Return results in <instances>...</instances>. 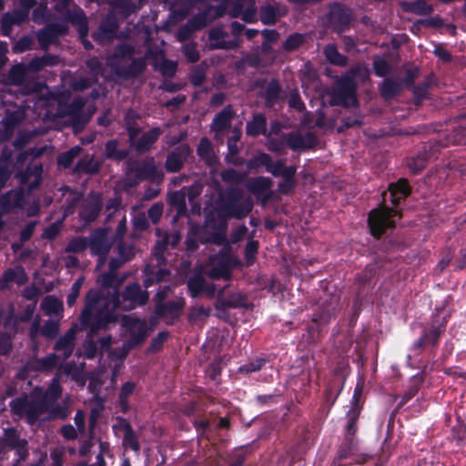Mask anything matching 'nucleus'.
I'll return each mask as SVG.
<instances>
[{"label":"nucleus","instance_id":"c756f323","mask_svg":"<svg viewBox=\"0 0 466 466\" xmlns=\"http://www.w3.org/2000/svg\"><path fill=\"white\" fill-rule=\"evenodd\" d=\"M197 155L207 167H212L218 164V158L216 156L211 141L207 137H201L197 147Z\"/></svg>","mask_w":466,"mask_h":466},{"label":"nucleus","instance_id":"4468645a","mask_svg":"<svg viewBox=\"0 0 466 466\" xmlns=\"http://www.w3.org/2000/svg\"><path fill=\"white\" fill-rule=\"evenodd\" d=\"M184 308L185 300L182 298L163 303L155 302L154 315L157 318L165 319L167 325H172L180 319Z\"/></svg>","mask_w":466,"mask_h":466},{"label":"nucleus","instance_id":"bf43d9fd","mask_svg":"<svg viewBox=\"0 0 466 466\" xmlns=\"http://www.w3.org/2000/svg\"><path fill=\"white\" fill-rule=\"evenodd\" d=\"M259 243L258 240L249 239L244 249V259L247 266H252L256 259L258 252Z\"/></svg>","mask_w":466,"mask_h":466},{"label":"nucleus","instance_id":"412c9836","mask_svg":"<svg viewBox=\"0 0 466 466\" xmlns=\"http://www.w3.org/2000/svg\"><path fill=\"white\" fill-rule=\"evenodd\" d=\"M272 185L273 181L270 177L259 176L249 178L246 187L248 191L256 196L258 199L266 203L272 197V191L270 190Z\"/></svg>","mask_w":466,"mask_h":466},{"label":"nucleus","instance_id":"6e6552de","mask_svg":"<svg viewBox=\"0 0 466 466\" xmlns=\"http://www.w3.org/2000/svg\"><path fill=\"white\" fill-rule=\"evenodd\" d=\"M7 451H15L18 462H25L29 456L28 441L21 438V432L15 427L4 428L0 436V459Z\"/></svg>","mask_w":466,"mask_h":466},{"label":"nucleus","instance_id":"ddd939ff","mask_svg":"<svg viewBox=\"0 0 466 466\" xmlns=\"http://www.w3.org/2000/svg\"><path fill=\"white\" fill-rule=\"evenodd\" d=\"M259 97L266 108L274 109L278 105H283L288 96L279 80L274 77L260 91Z\"/></svg>","mask_w":466,"mask_h":466},{"label":"nucleus","instance_id":"052dcab7","mask_svg":"<svg viewBox=\"0 0 466 466\" xmlns=\"http://www.w3.org/2000/svg\"><path fill=\"white\" fill-rule=\"evenodd\" d=\"M220 177L225 183L239 185L243 182L245 175L234 168H228L221 172Z\"/></svg>","mask_w":466,"mask_h":466},{"label":"nucleus","instance_id":"4d7b16f0","mask_svg":"<svg viewBox=\"0 0 466 466\" xmlns=\"http://www.w3.org/2000/svg\"><path fill=\"white\" fill-rule=\"evenodd\" d=\"M268 362L265 358H256L238 369V372L240 374L248 375L252 372L259 371Z\"/></svg>","mask_w":466,"mask_h":466},{"label":"nucleus","instance_id":"680f3d73","mask_svg":"<svg viewBox=\"0 0 466 466\" xmlns=\"http://www.w3.org/2000/svg\"><path fill=\"white\" fill-rule=\"evenodd\" d=\"M170 333L167 330H163L152 339L150 345L147 348V353H157L162 350L165 341L169 338Z\"/></svg>","mask_w":466,"mask_h":466},{"label":"nucleus","instance_id":"f8f14e48","mask_svg":"<svg viewBox=\"0 0 466 466\" xmlns=\"http://www.w3.org/2000/svg\"><path fill=\"white\" fill-rule=\"evenodd\" d=\"M123 325L129 332V338L124 342L127 350L137 348L144 343L148 336L149 329L145 320L138 318L125 317Z\"/></svg>","mask_w":466,"mask_h":466},{"label":"nucleus","instance_id":"393cba45","mask_svg":"<svg viewBox=\"0 0 466 466\" xmlns=\"http://www.w3.org/2000/svg\"><path fill=\"white\" fill-rule=\"evenodd\" d=\"M143 286L145 289H148L156 284L168 281L171 271L167 268H156L147 264L143 269Z\"/></svg>","mask_w":466,"mask_h":466},{"label":"nucleus","instance_id":"39448f33","mask_svg":"<svg viewBox=\"0 0 466 466\" xmlns=\"http://www.w3.org/2000/svg\"><path fill=\"white\" fill-rule=\"evenodd\" d=\"M136 48L128 43H120L115 47V52L108 59L112 72L117 77L125 80L137 78L147 69L146 57L133 58Z\"/></svg>","mask_w":466,"mask_h":466},{"label":"nucleus","instance_id":"b1692460","mask_svg":"<svg viewBox=\"0 0 466 466\" xmlns=\"http://www.w3.org/2000/svg\"><path fill=\"white\" fill-rule=\"evenodd\" d=\"M228 35V33L220 26L212 27L208 31V40L211 42L209 48L212 50H235L238 47L237 39L224 40L223 38Z\"/></svg>","mask_w":466,"mask_h":466},{"label":"nucleus","instance_id":"5701e85b","mask_svg":"<svg viewBox=\"0 0 466 466\" xmlns=\"http://www.w3.org/2000/svg\"><path fill=\"white\" fill-rule=\"evenodd\" d=\"M88 248L93 256L104 258L108 254L111 247L107 241L105 228H96L91 233Z\"/></svg>","mask_w":466,"mask_h":466},{"label":"nucleus","instance_id":"a19ab883","mask_svg":"<svg viewBox=\"0 0 466 466\" xmlns=\"http://www.w3.org/2000/svg\"><path fill=\"white\" fill-rule=\"evenodd\" d=\"M85 101L81 97L74 98L70 103L59 101L57 112L60 116H72L81 114Z\"/></svg>","mask_w":466,"mask_h":466},{"label":"nucleus","instance_id":"dca6fc26","mask_svg":"<svg viewBox=\"0 0 466 466\" xmlns=\"http://www.w3.org/2000/svg\"><path fill=\"white\" fill-rule=\"evenodd\" d=\"M68 34V26L61 23H52L38 30L36 38L42 50L46 51L51 45L58 42L60 36Z\"/></svg>","mask_w":466,"mask_h":466},{"label":"nucleus","instance_id":"a211bd4d","mask_svg":"<svg viewBox=\"0 0 466 466\" xmlns=\"http://www.w3.org/2000/svg\"><path fill=\"white\" fill-rule=\"evenodd\" d=\"M445 321L438 326H431L430 329H423L420 337L413 342L411 350L419 355L428 346L437 348L440 343L441 336L445 332Z\"/></svg>","mask_w":466,"mask_h":466},{"label":"nucleus","instance_id":"69168bd1","mask_svg":"<svg viewBox=\"0 0 466 466\" xmlns=\"http://www.w3.org/2000/svg\"><path fill=\"white\" fill-rule=\"evenodd\" d=\"M59 332V324L57 321L48 319L41 329V334L46 339H55Z\"/></svg>","mask_w":466,"mask_h":466},{"label":"nucleus","instance_id":"7ed1b4c3","mask_svg":"<svg viewBox=\"0 0 466 466\" xmlns=\"http://www.w3.org/2000/svg\"><path fill=\"white\" fill-rule=\"evenodd\" d=\"M390 200L393 205L390 208L386 205L385 199L368 214V227L370 235L380 239L388 228H395V218H401V212L396 208L411 193V188L406 178H400L397 182L390 183L388 187Z\"/></svg>","mask_w":466,"mask_h":466},{"label":"nucleus","instance_id":"79ce46f5","mask_svg":"<svg viewBox=\"0 0 466 466\" xmlns=\"http://www.w3.org/2000/svg\"><path fill=\"white\" fill-rule=\"evenodd\" d=\"M403 11L418 15H427L433 12V6L426 0H415L411 2H403L401 4Z\"/></svg>","mask_w":466,"mask_h":466},{"label":"nucleus","instance_id":"8fccbe9b","mask_svg":"<svg viewBox=\"0 0 466 466\" xmlns=\"http://www.w3.org/2000/svg\"><path fill=\"white\" fill-rule=\"evenodd\" d=\"M297 167L293 170L286 172L285 176L281 177L282 181L278 185L279 191L283 195H289L292 192L296 186V176Z\"/></svg>","mask_w":466,"mask_h":466},{"label":"nucleus","instance_id":"6ab92c4d","mask_svg":"<svg viewBox=\"0 0 466 466\" xmlns=\"http://www.w3.org/2000/svg\"><path fill=\"white\" fill-rule=\"evenodd\" d=\"M192 148L187 144H180L171 150L166 157L165 169L167 173L181 171L192 155Z\"/></svg>","mask_w":466,"mask_h":466},{"label":"nucleus","instance_id":"0eeeda50","mask_svg":"<svg viewBox=\"0 0 466 466\" xmlns=\"http://www.w3.org/2000/svg\"><path fill=\"white\" fill-rule=\"evenodd\" d=\"M208 263L210 279L229 280L232 277V268L238 264V258L232 255L231 247L227 241L218 253L209 258Z\"/></svg>","mask_w":466,"mask_h":466},{"label":"nucleus","instance_id":"5fc2aeb1","mask_svg":"<svg viewBox=\"0 0 466 466\" xmlns=\"http://www.w3.org/2000/svg\"><path fill=\"white\" fill-rule=\"evenodd\" d=\"M305 36L302 34L293 33L283 42L282 48L286 52L296 51L305 43Z\"/></svg>","mask_w":466,"mask_h":466},{"label":"nucleus","instance_id":"f03ea898","mask_svg":"<svg viewBox=\"0 0 466 466\" xmlns=\"http://www.w3.org/2000/svg\"><path fill=\"white\" fill-rule=\"evenodd\" d=\"M241 198L242 193L239 189H231L227 192L226 198H221L213 209L205 211L204 228L209 233V236L200 240L202 244L210 243L223 246L228 241V219H242L253 208L251 198L240 202Z\"/></svg>","mask_w":466,"mask_h":466},{"label":"nucleus","instance_id":"72a5a7b5","mask_svg":"<svg viewBox=\"0 0 466 466\" xmlns=\"http://www.w3.org/2000/svg\"><path fill=\"white\" fill-rule=\"evenodd\" d=\"M246 297L240 293L229 294L227 298L218 297L215 302L216 309L227 311L229 309H238L245 306Z\"/></svg>","mask_w":466,"mask_h":466},{"label":"nucleus","instance_id":"f3484780","mask_svg":"<svg viewBox=\"0 0 466 466\" xmlns=\"http://www.w3.org/2000/svg\"><path fill=\"white\" fill-rule=\"evenodd\" d=\"M66 20L76 28L81 43L86 50L93 49V45L86 39L88 35V20L81 7H76L73 10H67Z\"/></svg>","mask_w":466,"mask_h":466},{"label":"nucleus","instance_id":"864d4df0","mask_svg":"<svg viewBox=\"0 0 466 466\" xmlns=\"http://www.w3.org/2000/svg\"><path fill=\"white\" fill-rule=\"evenodd\" d=\"M41 308L47 314H58L63 310V303L54 296H46L41 303Z\"/></svg>","mask_w":466,"mask_h":466},{"label":"nucleus","instance_id":"58836bf2","mask_svg":"<svg viewBox=\"0 0 466 466\" xmlns=\"http://www.w3.org/2000/svg\"><path fill=\"white\" fill-rule=\"evenodd\" d=\"M359 438L354 435L344 434L343 441L338 451V460L343 461L350 458L358 451Z\"/></svg>","mask_w":466,"mask_h":466},{"label":"nucleus","instance_id":"13d9d810","mask_svg":"<svg viewBox=\"0 0 466 466\" xmlns=\"http://www.w3.org/2000/svg\"><path fill=\"white\" fill-rule=\"evenodd\" d=\"M168 202L177 208L178 215H182L187 211L186 195L181 190L172 192L169 195Z\"/></svg>","mask_w":466,"mask_h":466},{"label":"nucleus","instance_id":"6e6d98bb","mask_svg":"<svg viewBox=\"0 0 466 466\" xmlns=\"http://www.w3.org/2000/svg\"><path fill=\"white\" fill-rule=\"evenodd\" d=\"M88 248V239L86 237H76L67 243L65 251L66 253H82Z\"/></svg>","mask_w":466,"mask_h":466},{"label":"nucleus","instance_id":"7c9ffc66","mask_svg":"<svg viewBox=\"0 0 466 466\" xmlns=\"http://www.w3.org/2000/svg\"><path fill=\"white\" fill-rule=\"evenodd\" d=\"M120 425L124 431V436L122 440V445L125 449H130L135 452H138L140 451V443L138 441V437L134 431L130 422L122 417L117 418Z\"/></svg>","mask_w":466,"mask_h":466},{"label":"nucleus","instance_id":"423d86ee","mask_svg":"<svg viewBox=\"0 0 466 466\" xmlns=\"http://www.w3.org/2000/svg\"><path fill=\"white\" fill-rule=\"evenodd\" d=\"M127 176L131 186H136L142 181L160 185L165 178L164 171L156 165L154 158L130 164Z\"/></svg>","mask_w":466,"mask_h":466},{"label":"nucleus","instance_id":"2eb2a0df","mask_svg":"<svg viewBox=\"0 0 466 466\" xmlns=\"http://www.w3.org/2000/svg\"><path fill=\"white\" fill-rule=\"evenodd\" d=\"M360 73L359 66H352L345 75L336 81L334 96L342 101L350 97H355L357 85L355 77Z\"/></svg>","mask_w":466,"mask_h":466},{"label":"nucleus","instance_id":"09e8293b","mask_svg":"<svg viewBox=\"0 0 466 466\" xmlns=\"http://www.w3.org/2000/svg\"><path fill=\"white\" fill-rule=\"evenodd\" d=\"M82 147L75 146L68 150L61 153L57 157V165L64 168H68L72 166L75 158L81 153Z\"/></svg>","mask_w":466,"mask_h":466},{"label":"nucleus","instance_id":"bb28decb","mask_svg":"<svg viewBox=\"0 0 466 466\" xmlns=\"http://www.w3.org/2000/svg\"><path fill=\"white\" fill-rule=\"evenodd\" d=\"M286 147L296 151L298 149H307L313 146L316 137L311 132H307L302 137L299 132H289L285 136Z\"/></svg>","mask_w":466,"mask_h":466},{"label":"nucleus","instance_id":"ea45409f","mask_svg":"<svg viewBox=\"0 0 466 466\" xmlns=\"http://www.w3.org/2000/svg\"><path fill=\"white\" fill-rule=\"evenodd\" d=\"M68 401L69 398L66 397L65 400H62L61 403L56 402L55 404L50 405L49 409L46 410V411L48 413V419L61 420H66L71 413V409Z\"/></svg>","mask_w":466,"mask_h":466},{"label":"nucleus","instance_id":"f257e3e1","mask_svg":"<svg viewBox=\"0 0 466 466\" xmlns=\"http://www.w3.org/2000/svg\"><path fill=\"white\" fill-rule=\"evenodd\" d=\"M120 297L124 302H128L127 309H134L145 306L149 299V293L142 289L137 282L125 287L119 294L117 287L104 299V291L91 289L86 294L85 306L81 311L80 321L82 326L88 329L90 335H96L106 331L118 321L117 308L120 306Z\"/></svg>","mask_w":466,"mask_h":466},{"label":"nucleus","instance_id":"a18cd8bd","mask_svg":"<svg viewBox=\"0 0 466 466\" xmlns=\"http://www.w3.org/2000/svg\"><path fill=\"white\" fill-rule=\"evenodd\" d=\"M360 409H350L346 414V423L344 426V434L356 436L359 426L358 421L360 417Z\"/></svg>","mask_w":466,"mask_h":466},{"label":"nucleus","instance_id":"338daca9","mask_svg":"<svg viewBox=\"0 0 466 466\" xmlns=\"http://www.w3.org/2000/svg\"><path fill=\"white\" fill-rule=\"evenodd\" d=\"M84 279H77L72 285L69 294L66 297V304L68 307H72L76 304L77 298L80 294V289L83 285Z\"/></svg>","mask_w":466,"mask_h":466},{"label":"nucleus","instance_id":"603ef678","mask_svg":"<svg viewBox=\"0 0 466 466\" xmlns=\"http://www.w3.org/2000/svg\"><path fill=\"white\" fill-rule=\"evenodd\" d=\"M137 118L138 116L133 109L127 110L124 120L130 139H134L140 133V128L137 124Z\"/></svg>","mask_w":466,"mask_h":466},{"label":"nucleus","instance_id":"4be33fe9","mask_svg":"<svg viewBox=\"0 0 466 466\" xmlns=\"http://www.w3.org/2000/svg\"><path fill=\"white\" fill-rule=\"evenodd\" d=\"M118 29V23L114 16H106L102 19L98 28L93 32L92 38L95 42L104 44L109 42L116 36Z\"/></svg>","mask_w":466,"mask_h":466},{"label":"nucleus","instance_id":"e2e57ef3","mask_svg":"<svg viewBox=\"0 0 466 466\" xmlns=\"http://www.w3.org/2000/svg\"><path fill=\"white\" fill-rule=\"evenodd\" d=\"M427 159L426 153L419 154L409 160L408 167L413 174H419L426 167Z\"/></svg>","mask_w":466,"mask_h":466},{"label":"nucleus","instance_id":"2f4dec72","mask_svg":"<svg viewBox=\"0 0 466 466\" xmlns=\"http://www.w3.org/2000/svg\"><path fill=\"white\" fill-rule=\"evenodd\" d=\"M234 116L235 112L232 106H226L220 112L215 115L211 123V129L215 132H223L230 127Z\"/></svg>","mask_w":466,"mask_h":466},{"label":"nucleus","instance_id":"4c0bfd02","mask_svg":"<svg viewBox=\"0 0 466 466\" xmlns=\"http://www.w3.org/2000/svg\"><path fill=\"white\" fill-rule=\"evenodd\" d=\"M58 360L59 357L56 353H50L46 357L35 359L34 361L29 362L28 366L35 371H49L57 367Z\"/></svg>","mask_w":466,"mask_h":466},{"label":"nucleus","instance_id":"473e14b6","mask_svg":"<svg viewBox=\"0 0 466 466\" xmlns=\"http://www.w3.org/2000/svg\"><path fill=\"white\" fill-rule=\"evenodd\" d=\"M163 130L159 127H152L145 132L137 140L136 148L138 152H148L153 145L158 140Z\"/></svg>","mask_w":466,"mask_h":466},{"label":"nucleus","instance_id":"cd10ccee","mask_svg":"<svg viewBox=\"0 0 466 466\" xmlns=\"http://www.w3.org/2000/svg\"><path fill=\"white\" fill-rule=\"evenodd\" d=\"M101 165L102 163L96 160L94 155L86 154L76 162L73 168V173L94 176L100 172Z\"/></svg>","mask_w":466,"mask_h":466},{"label":"nucleus","instance_id":"c9c22d12","mask_svg":"<svg viewBox=\"0 0 466 466\" xmlns=\"http://www.w3.org/2000/svg\"><path fill=\"white\" fill-rule=\"evenodd\" d=\"M75 331L70 329L62 337L58 339L54 346V350L57 352H62L63 360H67L73 353L75 344Z\"/></svg>","mask_w":466,"mask_h":466},{"label":"nucleus","instance_id":"0e129e2a","mask_svg":"<svg viewBox=\"0 0 466 466\" xmlns=\"http://www.w3.org/2000/svg\"><path fill=\"white\" fill-rule=\"evenodd\" d=\"M182 54L189 63H197L200 55L198 50V45L195 42H189L182 46Z\"/></svg>","mask_w":466,"mask_h":466},{"label":"nucleus","instance_id":"9b49d317","mask_svg":"<svg viewBox=\"0 0 466 466\" xmlns=\"http://www.w3.org/2000/svg\"><path fill=\"white\" fill-rule=\"evenodd\" d=\"M260 167H264L266 171L274 177H281L285 176L286 172L291 171L296 167L295 166H286L285 159L273 161L271 156L265 152L258 153L248 162V167L250 169Z\"/></svg>","mask_w":466,"mask_h":466},{"label":"nucleus","instance_id":"774afa93","mask_svg":"<svg viewBox=\"0 0 466 466\" xmlns=\"http://www.w3.org/2000/svg\"><path fill=\"white\" fill-rule=\"evenodd\" d=\"M164 209V205L161 202L154 203L148 209H147V217L150 221L156 225L157 224L162 217Z\"/></svg>","mask_w":466,"mask_h":466},{"label":"nucleus","instance_id":"9d476101","mask_svg":"<svg viewBox=\"0 0 466 466\" xmlns=\"http://www.w3.org/2000/svg\"><path fill=\"white\" fill-rule=\"evenodd\" d=\"M352 21L353 13L350 7L339 2L330 4L328 14V22L329 27L335 33L340 34L348 31Z\"/></svg>","mask_w":466,"mask_h":466},{"label":"nucleus","instance_id":"37998d69","mask_svg":"<svg viewBox=\"0 0 466 466\" xmlns=\"http://www.w3.org/2000/svg\"><path fill=\"white\" fill-rule=\"evenodd\" d=\"M129 155L128 149H119L118 142L116 139L108 140L105 145V157L107 159L123 161Z\"/></svg>","mask_w":466,"mask_h":466},{"label":"nucleus","instance_id":"c85d7f7f","mask_svg":"<svg viewBox=\"0 0 466 466\" xmlns=\"http://www.w3.org/2000/svg\"><path fill=\"white\" fill-rule=\"evenodd\" d=\"M28 281V276L22 266L15 268H6L1 276L0 287L2 289H8L12 282L19 286L25 285Z\"/></svg>","mask_w":466,"mask_h":466},{"label":"nucleus","instance_id":"a878e982","mask_svg":"<svg viewBox=\"0 0 466 466\" xmlns=\"http://www.w3.org/2000/svg\"><path fill=\"white\" fill-rule=\"evenodd\" d=\"M246 134L250 137H258L264 136L270 137V133H268L267 117L263 113H256L252 118L246 124Z\"/></svg>","mask_w":466,"mask_h":466},{"label":"nucleus","instance_id":"e433bc0d","mask_svg":"<svg viewBox=\"0 0 466 466\" xmlns=\"http://www.w3.org/2000/svg\"><path fill=\"white\" fill-rule=\"evenodd\" d=\"M466 143V116L460 119L452 130L446 135L444 146L461 145Z\"/></svg>","mask_w":466,"mask_h":466},{"label":"nucleus","instance_id":"f704fd0d","mask_svg":"<svg viewBox=\"0 0 466 466\" xmlns=\"http://www.w3.org/2000/svg\"><path fill=\"white\" fill-rule=\"evenodd\" d=\"M403 88V82L392 77H387L379 87L380 94L384 100L394 98Z\"/></svg>","mask_w":466,"mask_h":466},{"label":"nucleus","instance_id":"c03bdc74","mask_svg":"<svg viewBox=\"0 0 466 466\" xmlns=\"http://www.w3.org/2000/svg\"><path fill=\"white\" fill-rule=\"evenodd\" d=\"M387 433L386 437L380 447V460L382 462H387L390 457L392 455L395 450V444L392 442V428H393V420H390L387 426Z\"/></svg>","mask_w":466,"mask_h":466},{"label":"nucleus","instance_id":"1a4fd4ad","mask_svg":"<svg viewBox=\"0 0 466 466\" xmlns=\"http://www.w3.org/2000/svg\"><path fill=\"white\" fill-rule=\"evenodd\" d=\"M334 313L329 307L321 306L313 314L302 335L309 345H316L324 337L325 328L329 324Z\"/></svg>","mask_w":466,"mask_h":466},{"label":"nucleus","instance_id":"aec40b11","mask_svg":"<svg viewBox=\"0 0 466 466\" xmlns=\"http://www.w3.org/2000/svg\"><path fill=\"white\" fill-rule=\"evenodd\" d=\"M103 208L102 196L99 193L88 194L86 199L82 204L78 216L86 225H89L96 220Z\"/></svg>","mask_w":466,"mask_h":466},{"label":"nucleus","instance_id":"20e7f679","mask_svg":"<svg viewBox=\"0 0 466 466\" xmlns=\"http://www.w3.org/2000/svg\"><path fill=\"white\" fill-rule=\"evenodd\" d=\"M63 393L60 377L56 375L38 399L28 400L27 396L18 397L9 403L13 414L25 417L28 425H35L49 406L57 402Z\"/></svg>","mask_w":466,"mask_h":466},{"label":"nucleus","instance_id":"49530a36","mask_svg":"<svg viewBox=\"0 0 466 466\" xmlns=\"http://www.w3.org/2000/svg\"><path fill=\"white\" fill-rule=\"evenodd\" d=\"M324 54L327 60L335 66H345L348 62V57L338 51L334 44H329L324 48Z\"/></svg>","mask_w":466,"mask_h":466},{"label":"nucleus","instance_id":"de8ad7c7","mask_svg":"<svg viewBox=\"0 0 466 466\" xmlns=\"http://www.w3.org/2000/svg\"><path fill=\"white\" fill-rule=\"evenodd\" d=\"M279 17L278 9L271 5H262L259 8V19L263 25H274Z\"/></svg>","mask_w":466,"mask_h":466},{"label":"nucleus","instance_id":"3c124183","mask_svg":"<svg viewBox=\"0 0 466 466\" xmlns=\"http://www.w3.org/2000/svg\"><path fill=\"white\" fill-rule=\"evenodd\" d=\"M187 289L192 298H198L205 288V279L200 274L190 277L187 282Z\"/></svg>","mask_w":466,"mask_h":466}]
</instances>
